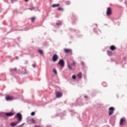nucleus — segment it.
Listing matches in <instances>:
<instances>
[{"label": "nucleus", "mask_w": 127, "mask_h": 127, "mask_svg": "<svg viewBox=\"0 0 127 127\" xmlns=\"http://www.w3.org/2000/svg\"><path fill=\"white\" fill-rule=\"evenodd\" d=\"M76 62L73 61L72 64H70V63L67 64V67L70 70H73V66H75Z\"/></svg>", "instance_id": "obj_1"}, {"label": "nucleus", "mask_w": 127, "mask_h": 127, "mask_svg": "<svg viewBox=\"0 0 127 127\" xmlns=\"http://www.w3.org/2000/svg\"><path fill=\"white\" fill-rule=\"evenodd\" d=\"M15 117L17 118L19 122H21L22 120V115L20 113H17Z\"/></svg>", "instance_id": "obj_2"}, {"label": "nucleus", "mask_w": 127, "mask_h": 127, "mask_svg": "<svg viewBox=\"0 0 127 127\" xmlns=\"http://www.w3.org/2000/svg\"><path fill=\"white\" fill-rule=\"evenodd\" d=\"M109 115L112 116L113 114H114V112H115V108L114 107H110L109 109Z\"/></svg>", "instance_id": "obj_3"}, {"label": "nucleus", "mask_w": 127, "mask_h": 127, "mask_svg": "<svg viewBox=\"0 0 127 127\" xmlns=\"http://www.w3.org/2000/svg\"><path fill=\"white\" fill-rule=\"evenodd\" d=\"M58 56L57 54L54 55L52 58L53 62H56L58 60Z\"/></svg>", "instance_id": "obj_4"}, {"label": "nucleus", "mask_w": 127, "mask_h": 127, "mask_svg": "<svg viewBox=\"0 0 127 127\" xmlns=\"http://www.w3.org/2000/svg\"><path fill=\"white\" fill-rule=\"evenodd\" d=\"M107 15H111L112 14V8L111 7H108L106 11Z\"/></svg>", "instance_id": "obj_5"}, {"label": "nucleus", "mask_w": 127, "mask_h": 127, "mask_svg": "<svg viewBox=\"0 0 127 127\" xmlns=\"http://www.w3.org/2000/svg\"><path fill=\"white\" fill-rule=\"evenodd\" d=\"M58 64L60 65L61 67H64V63L63 60H61L59 63Z\"/></svg>", "instance_id": "obj_6"}, {"label": "nucleus", "mask_w": 127, "mask_h": 127, "mask_svg": "<svg viewBox=\"0 0 127 127\" xmlns=\"http://www.w3.org/2000/svg\"><path fill=\"white\" fill-rule=\"evenodd\" d=\"M63 95V94H62V93H61L59 91H58L56 92L57 98H61V97H62Z\"/></svg>", "instance_id": "obj_7"}, {"label": "nucleus", "mask_w": 127, "mask_h": 127, "mask_svg": "<svg viewBox=\"0 0 127 127\" xmlns=\"http://www.w3.org/2000/svg\"><path fill=\"white\" fill-rule=\"evenodd\" d=\"M14 115V113L12 112L6 113L5 114L6 117H12V116H13Z\"/></svg>", "instance_id": "obj_8"}, {"label": "nucleus", "mask_w": 127, "mask_h": 127, "mask_svg": "<svg viewBox=\"0 0 127 127\" xmlns=\"http://www.w3.org/2000/svg\"><path fill=\"white\" fill-rule=\"evenodd\" d=\"M64 53H70L72 54V50L71 49H64Z\"/></svg>", "instance_id": "obj_9"}, {"label": "nucleus", "mask_w": 127, "mask_h": 127, "mask_svg": "<svg viewBox=\"0 0 127 127\" xmlns=\"http://www.w3.org/2000/svg\"><path fill=\"white\" fill-rule=\"evenodd\" d=\"M126 122V119L122 118L120 120V126H123L124 125V123Z\"/></svg>", "instance_id": "obj_10"}, {"label": "nucleus", "mask_w": 127, "mask_h": 127, "mask_svg": "<svg viewBox=\"0 0 127 127\" xmlns=\"http://www.w3.org/2000/svg\"><path fill=\"white\" fill-rule=\"evenodd\" d=\"M5 99H6V101H10L11 100H13V97L9 96H6L5 97Z\"/></svg>", "instance_id": "obj_11"}, {"label": "nucleus", "mask_w": 127, "mask_h": 127, "mask_svg": "<svg viewBox=\"0 0 127 127\" xmlns=\"http://www.w3.org/2000/svg\"><path fill=\"white\" fill-rule=\"evenodd\" d=\"M110 49L112 51H114L116 50V46H115L114 45L111 46L110 47Z\"/></svg>", "instance_id": "obj_12"}, {"label": "nucleus", "mask_w": 127, "mask_h": 127, "mask_svg": "<svg viewBox=\"0 0 127 127\" xmlns=\"http://www.w3.org/2000/svg\"><path fill=\"white\" fill-rule=\"evenodd\" d=\"M60 6V4H53L52 5V7H58V6Z\"/></svg>", "instance_id": "obj_13"}, {"label": "nucleus", "mask_w": 127, "mask_h": 127, "mask_svg": "<svg viewBox=\"0 0 127 127\" xmlns=\"http://www.w3.org/2000/svg\"><path fill=\"white\" fill-rule=\"evenodd\" d=\"M58 10H59V11H64V8L63 7H59L58 8Z\"/></svg>", "instance_id": "obj_14"}, {"label": "nucleus", "mask_w": 127, "mask_h": 127, "mask_svg": "<svg viewBox=\"0 0 127 127\" xmlns=\"http://www.w3.org/2000/svg\"><path fill=\"white\" fill-rule=\"evenodd\" d=\"M17 123H11L10 124V126H11V127H15V126H16V125H17Z\"/></svg>", "instance_id": "obj_15"}, {"label": "nucleus", "mask_w": 127, "mask_h": 127, "mask_svg": "<svg viewBox=\"0 0 127 127\" xmlns=\"http://www.w3.org/2000/svg\"><path fill=\"white\" fill-rule=\"evenodd\" d=\"M30 122H31V123H32V124H35V120L33 118L30 119Z\"/></svg>", "instance_id": "obj_16"}, {"label": "nucleus", "mask_w": 127, "mask_h": 127, "mask_svg": "<svg viewBox=\"0 0 127 127\" xmlns=\"http://www.w3.org/2000/svg\"><path fill=\"white\" fill-rule=\"evenodd\" d=\"M77 76L78 77V78H79L80 79H81V78H82V73H79L77 74Z\"/></svg>", "instance_id": "obj_17"}, {"label": "nucleus", "mask_w": 127, "mask_h": 127, "mask_svg": "<svg viewBox=\"0 0 127 127\" xmlns=\"http://www.w3.org/2000/svg\"><path fill=\"white\" fill-rule=\"evenodd\" d=\"M38 52H39V53L40 54H41L42 55H43V51L42 50H39L38 51Z\"/></svg>", "instance_id": "obj_18"}, {"label": "nucleus", "mask_w": 127, "mask_h": 127, "mask_svg": "<svg viewBox=\"0 0 127 127\" xmlns=\"http://www.w3.org/2000/svg\"><path fill=\"white\" fill-rule=\"evenodd\" d=\"M11 71H12V72H13V71L14 72H16V71H17V69L16 68H15L11 69Z\"/></svg>", "instance_id": "obj_19"}, {"label": "nucleus", "mask_w": 127, "mask_h": 127, "mask_svg": "<svg viewBox=\"0 0 127 127\" xmlns=\"http://www.w3.org/2000/svg\"><path fill=\"white\" fill-rule=\"evenodd\" d=\"M53 72H54V73H55V74L56 75H57V70H56V69L54 68V69H53Z\"/></svg>", "instance_id": "obj_20"}, {"label": "nucleus", "mask_w": 127, "mask_h": 127, "mask_svg": "<svg viewBox=\"0 0 127 127\" xmlns=\"http://www.w3.org/2000/svg\"><path fill=\"white\" fill-rule=\"evenodd\" d=\"M107 53H108V55H109V56H111V55H112V52H111L110 51H108L107 52Z\"/></svg>", "instance_id": "obj_21"}, {"label": "nucleus", "mask_w": 127, "mask_h": 127, "mask_svg": "<svg viewBox=\"0 0 127 127\" xmlns=\"http://www.w3.org/2000/svg\"><path fill=\"white\" fill-rule=\"evenodd\" d=\"M31 19L32 22H34V20H35V17H33L31 18Z\"/></svg>", "instance_id": "obj_22"}, {"label": "nucleus", "mask_w": 127, "mask_h": 127, "mask_svg": "<svg viewBox=\"0 0 127 127\" xmlns=\"http://www.w3.org/2000/svg\"><path fill=\"white\" fill-rule=\"evenodd\" d=\"M72 78L73 80H76V75H73L72 76Z\"/></svg>", "instance_id": "obj_23"}, {"label": "nucleus", "mask_w": 127, "mask_h": 127, "mask_svg": "<svg viewBox=\"0 0 127 127\" xmlns=\"http://www.w3.org/2000/svg\"><path fill=\"white\" fill-rule=\"evenodd\" d=\"M34 7H30V8H29V9L30 10H34Z\"/></svg>", "instance_id": "obj_24"}, {"label": "nucleus", "mask_w": 127, "mask_h": 127, "mask_svg": "<svg viewBox=\"0 0 127 127\" xmlns=\"http://www.w3.org/2000/svg\"><path fill=\"white\" fill-rule=\"evenodd\" d=\"M35 115V112H32V113H31V116H34Z\"/></svg>", "instance_id": "obj_25"}, {"label": "nucleus", "mask_w": 127, "mask_h": 127, "mask_svg": "<svg viewBox=\"0 0 127 127\" xmlns=\"http://www.w3.org/2000/svg\"><path fill=\"white\" fill-rule=\"evenodd\" d=\"M32 66H33L34 68H35V67H36V64H32Z\"/></svg>", "instance_id": "obj_26"}, {"label": "nucleus", "mask_w": 127, "mask_h": 127, "mask_svg": "<svg viewBox=\"0 0 127 127\" xmlns=\"http://www.w3.org/2000/svg\"><path fill=\"white\" fill-rule=\"evenodd\" d=\"M24 72H22V74H26V70L24 69Z\"/></svg>", "instance_id": "obj_27"}, {"label": "nucleus", "mask_w": 127, "mask_h": 127, "mask_svg": "<svg viewBox=\"0 0 127 127\" xmlns=\"http://www.w3.org/2000/svg\"><path fill=\"white\" fill-rule=\"evenodd\" d=\"M12 3H13V0H15V1H16L17 0H11Z\"/></svg>", "instance_id": "obj_28"}, {"label": "nucleus", "mask_w": 127, "mask_h": 127, "mask_svg": "<svg viewBox=\"0 0 127 127\" xmlns=\"http://www.w3.org/2000/svg\"><path fill=\"white\" fill-rule=\"evenodd\" d=\"M67 4H70V2H67Z\"/></svg>", "instance_id": "obj_29"}, {"label": "nucleus", "mask_w": 127, "mask_h": 127, "mask_svg": "<svg viewBox=\"0 0 127 127\" xmlns=\"http://www.w3.org/2000/svg\"><path fill=\"white\" fill-rule=\"evenodd\" d=\"M28 0H25V1H26V2H27V1H28Z\"/></svg>", "instance_id": "obj_30"}, {"label": "nucleus", "mask_w": 127, "mask_h": 127, "mask_svg": "<svg viewBox=\"0 0 127 127\" xmlns=\"http://www.w3.org/2000/svg\"><path fill=\"white\" fill-rule=\"evenodd\" d=\"M57 25H60V24L59 23H57Z\"/></svg>", "instance_id": "obj_31"}, {"label": "nucleus", "mask_w": 127, "mask_h": 127, "mask_svg": "<svg viewBox=\"0 0 127 127\" xmlns=\"http://www.w3.org/2000/svg\"><path fill=\"white\" fill-rule=\"evenodd\" d=\"M22 127V125H21V126H19L18 127Z\"/></svg>", "instance_id": "obj_32"}, {"label": "nucleus", "mask_w": 127, "mask_h": 127, "mask_svg": "<svg viewBox=\"0 0 127 127\" xmlns=\"http://www.w3.org/2000/svg\"><path fill=\"white\" fill-rule=\"evenodd\" d=\"M127 59V58H124V59Z\"/></svg>", "instance_id": "obj_33"}, {"label": "nucleus", "mask_w": 127, "mask_h": 127, "mask_svg": "<svg viewBox=\"0 0 127 127\" xmlns=\"http://www.w3.org/2000/svg\"><path fill=\"white\" fill-rule=\"evenodd\" d=\"M18 58H16V59H18Z\"/></svg>", "instance_id": "obj_34"}, {"label": "nucleus", "mask_w": 127, "mask_h": 127, "mask_svg": "<svg viewBox=\"0 0 127 127\" xmlns=\"http://www.w3.org/2000/svg\"><path fill=\"white\" fill-rule=\"evenodd\" d=\"M85 98H86V96H85Z\"/></svg>", "instance_id": "obj_35"}]
</instances>
